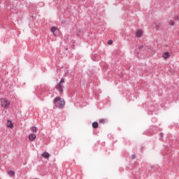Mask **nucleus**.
Wrapping results in <instances>:
<instances>
[{"label":"nucleus","instance_id":"nucleus-14","mask_svg":"<svg viewBox=\"0 0 179 179\" xmlns=\"http://www.w3.org/2000/svg\"><path fill=\"white\" fill-rule=\"evenodd\" d=\"M8 176H15V171H8Z\"/></svg>","mask_w":179,"mask_h":179},{"label":"nucleus","instance_id":"nucleus-3","mask_svg":"<svg viewBox=\"0 0 179 179\" xmlns=\"http://www.w3.org/2000/svg\"><path fill=\"white\" fill-rule=\"evenodd\" d=\"M56 89H57L58 92H59L60 93H62V92H64V86L59 83L57 84Z\"/></svg>","mask_w":179,"mask_h":179},{"label":"nucleus","instance_id":"nucleus-7","mask_svg":"<svg viewBox=\"0 0 179 179\" xmlns=\"http://www.w3.org/2000/svg\"><path fill=\"white\" fill-rule=\"evenodd\" d=\"M42 157H45V159H48L50 157V154L48 152L42 153Z\"/></svg>","mask_w":179,"mask_h":179},{"label":"nucleus","instance_id":"nucleus-2","mask_svg":"<svg viewBox=\"0 0 179 179\" xmlns=\"http://www.w3.org/2000/svg\"><path fill=\"white\" fill-rule=\"evenodd\" d=\"M58 101H59V108H64V106H65V101L61 100V97L58 96L54 99V104L57 106V103H58Z\"/></svg>","mask_w":179,"mask_h":179},{"label":"nucleus","instance_id":"nucleus-18","mask_svg":"<svg viewBox=\"0 0 179 179\" xmlns=\"http://www.w3.org/2000/svg\"><path fill=\"white\" fill-rule=\"evenodd\" d=\"M131 157H132V159H136V155H131Z\"/></svg>","mask_w":179,"mask_h":179},{"label":"nucleus","instance_id":"nucleus-16","mask_svg":"<svg viewBox=\"0 0 179 179\" xmlns=\"http://www.w3.org/2000/svg\"><path fill=\"white\" fill-rule=\"evenodd\" d=\"M169 25H170V26H174V22H173V20H171V21L169 22Z\"/></svg>","mask_w":179,"mask_h":179},{"label":"nucleus","instance_id":"nucleus-5","mask_svg":"<svg viewBox=\"0 0 179 179\" xmlns=\"http://www.w3.org/2000/svg\"><path fill=\"white\" fill-rule=\"evenodd\" d=\"M36 138H37V136H36L35 134H31L29 136V141H31V142H33V141H34L36 139Z\"/></svg>","mask_w":179,"mask_h":179},{"label":"nucleus","instance_id":"nucleus-6","mask_svg":"<svg viewBox=\"0 0 179 179\" xmlns=\"http://www.w3.org/2000/svg\"><path fill=\"white\" fill-rule=\"evenodd\" d=\"M162 58H164V59H169V58H170V53L169 52H165L162 55Z\"/></svg>","mask_w":179,"mask_h":179},{"label":"nucleus","instance_id":"nucleus-13","mask_svg":"<svg viewBox=\"0 0 179 179\" xmlns=\"http://www.w3.org/2000/svg\"><path fill=\"white\" fill-rule=\"evenodd\" d=\"M99 124H106V119H100Z\"/></svg>","mask_w":179,"mask_h":179},{"label":"nucleus","instance_id":"nucleus-1","mask_svg":"<svg viewBox=\"0 0 179 179\" xmlns=\"http://www.w3.org/2000/svg\"><path fill=\"white\" fill-rule=\"evenodd\" d=\"M1 106L3 108L8 109L10 107V102L6 98H2L1 99Z\"/></svg>","mask_w":179,"mask_h":179},{"label":"nucleus","instance_id":"nucleus-11","mask_svg":"<svg viewBox=\"0 0 179 179\" xmlns=\"http://www.w3.org/2000/svg\"><path fill=\"white\" fill-rule=\"evenodd\" d=\"M31 132H34V133L37 132V127L35 126L32 127L31 128Z\"/></svg>","mask_w":179,"mask_h":179},{"label":"nucleus","instance_id":"nucleus-12","mask_svg":"<svg viewBox=\"0 0 179 179\" xmlns=\"http://www.w3.org/2000/svg\"><path fill=\"white\" fill-rule=\"evenodd\" d=\"M56 30H57V28H55V27H53L52 28H51V31H52V33H53V36H55Z\"/></svg>","mask_w":179,"mask_h":179},{"label":"nucleus","instance_id":"nucleus-9","mask_svg":"<svg viewBox=\"0 0 179 179\" xmlns=\"http://www.w3.org/2000/svg\"><path fill=\"white\" fill-rule=\"evenodd\" d=\"M162 27V22L157 24V23H155V29L156 30H159V29H160Z\"/></svg>","mask_w":179,"mask_h":179},{"label":"nucleus","instance_id":"nucleus-10","mask_svg":"<svg viewBox=\"0 0 179 179\" xmlns=\"http://www.w3.org/2000/svg\"><path fill=\"white\" fill-rule=\"evenodd\" d=\"M8 122L9 123L7 125L8 128H13V123H12L10 120H8Z\"/></svg>","mask_w":179,"mask_h":179},{"label":"nucleus","instance_id":"nucleus-19","mask_svg":"<svg viewBox=\"0 0 179 179\" xmlns=\"http://www.w3.org/2000/svg\"><path fill=\"white\" fill-rule=\"evenodd\" d=\"M142 48H143V45H141L139 46V50H142Z\"/></svg>","mask_w":179,"mask_h":179},{"label":"nucleus","instance_id":"nucleus-4","mask_svg":"<svg viewBox=\"0 0 179 179\" xmlns=\"http://www.w3.org/2000/svg\"><path fill=\"white\" fill-rule=\"evenodd\" d=\"M143 35V31L141 29H138L136 32V37H142V36Z\"/></svg>","mask_w":179,"mask_h":179},{"label":"nucleus","instance_id":"nucleus-17","mask_svg":"<svg viewBox=\"0 0 179 179\" xmlns=\"http://www.w3.org/2000/svg\"><path fill=\"white\" fill-rule=\"evenodd\" d=\"M108 44L109 45H111L113 44V40H109V41H108Z\"/></svg>","mask_w":179,"mask_h":179},{"label":"nucleus","instance_id":"nucleus-15","mask_svg":"<svg viewBox=\"0 0 179 179\" xmlns=\"http://www.w3.org/2000/svg\"><path fill=\"white\" fill-rule=\"evenodd\" d=\"M59 83H60V84H62V83H65V79L62 78V79L60 80V81H59Z\"/></svg>","mask_w":179,"mask_h":179},{"label":"nucleus","instance_id":"nucleus-8","mask_svg":"<svg viewBox=\"0 0 179 179\" xmlns=\"http://www.w3.org/2000/svg\"><path fill=\"white\" fill-rule=\"evenodd\" d=\"M92 128H94V129L99 128V123L97 122H94L92 123Z\"/></svg>","mask_w":179,"mask_h":179}]
</instances>
